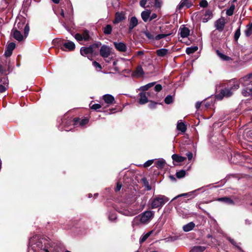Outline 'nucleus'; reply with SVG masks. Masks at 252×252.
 <instances>
[{
  "instance_id": "393cba45",
  "label": "nucleus",
  "mask_w": 252,
  "mask_h": 252,
  "mask_svg": "<svg viewBox=\"0 0 252 252\" xmlns=\"http://www.w3.org/2000/svg\"><path fill=\"white\" fill-rule=\"evenodd\" d=\"M180 34L181 37H187L189 34V30L188 28L183 27L180 28L179 29Z\"/></svg>"
},
{
  "instance_id": "39448f33",
  "label": "nucleus",
  "mask_w": 252,
  "mask_h": 252,
  "mask_svg": "<svg viewBox=\"0 0 252 252\" xmlns=\"http://www.w3.org/2000/svg\"><path fill=\"white\" fill-rule=\"evenodd\" d=\"M239 88V84L235 83L232 85L230 88H225L220 91V93L216 96L219 99H221L224 97H229L233 94L234 91Z\"/></svg>"
},
{
  "instance_id": "aec40b11",
  "label": "nucleus",
  "mask_w": 252,
  "mask_h": 252,
  "mask_svg": "<svg viewBox=\"0 0 252 252\" xmlns=\"http://www.w3.org/2000/svg\"><path fill=\"white\" fill-rule=\"evenodd\" d=\"M13 37L17 41L20 42L24 39V36L17 29H13L12 31Z\"/></svg>"
},
{
  "instance_id": "412c9836",
  "label": "nucleus",
  "mask_w": 252,
  "mask_h": 252,
  "mask_svg": "<svg viewBox=\"0 0 252 252\" xmlns=\"http://www.w3.org/2000/svg\"><path fill=\"white\" fill-rule=\"evenodd\" d=\"M80 54L83 56H88V55L91 54L93 53V50L91 46L89 47H82L80 49Z\"/></svg>"
},
{
  "instance_id": "bb28decb",
  "label": "nucleus",
  "mask_w": 252,
  "mask_h": 252,
  "mask_svg": "<svg viewBox=\"0 0 252 252\" xmlns=\"http://www.w3.org/2000/svg\"><path fill=\"white\" fill-rule=\"evenodd\" d=\"M168 53L169 50L166 48H161L156 51L157 56L162 58L165 57Z\"/></svg>"
},
{
  "instance_id": "a19ab883",
  "label": "nucleus",
  "mask_w": 252,
  "mask_h": 252,
  "mask_svg": "<svg viewBox=\"0 0 252 252\" xmlns=\"http://www.w3.org/2000/svg\"><path fill=\"white\" fill-rule=\"evenodd\" d=\"M172 34V32H169V33H167L158 34L157 35L155 36V40H158L161 38H163L166 37L169 35H170Z\"/></svg>"
},
{
  "instance_id": "0e129e2a",
  "label": "nucleus",
  "mask_w": 252,
  "mask_h": 252,
  "mask_svg": "<svg viewBox=\"0 0 252 252\" xmlns=\"http://www.w3.org/2000/svg\"><path fill=\"white\" fill-rule=\"evenodd\" d=\"M142 181L143 182L144 184L146 185V184L148 185V190H150L151 189V188L149 186V183L147 181V179L146 178H143L142 179Z\"/></svg>"
},
{
  "instance_id": "0eeeda50",
  "label": "nucleus",
  "mask_w": 252,
  "mask_h": 252,
  "mask_svg": "<svg viewBox=\"0 0 252 252\" xmlns=\"http://www.w3.org/2000/svg\"><path fill=\"white\" fill-rule=\"evenodd\" d=\"M75 39L80 42L83 41H88L91 39V36L90 33V32L87 30H84L81 33H77L74 35Z\"/></svg>"
},
{
  "instance_id": "13d9d810",
  "label": "nucleus",
  "mask_w": 252,
  "mask_h": 252,
  "mask_svg": "<svg viewBox=\"0 0 252 252\" xmlns=\"http://www.w3.org/2000/svg\"><path fill=\"white\" fill-rule=\"evenodd\" d=\"M101 45V43L100 42H97L94 44L91 45L90 46L91 48L94 50V48H98Z\"/></svg>"
},
{
  "instance_id": "e433bc0d",
  "label": "nucleus",
  "mask_w": 252,
  "mask_h": 252,
  "mask_svg": "<svg viewBox=\"0 0 252 252\" xmlns=\"http://www.w3.org/2000/svg\"><path fill=\"white\" fill-rule=\"evenodd\" d=\"M245 35L247 37H249L252 34V23L247 25L246 29L245 31Z\"/></svg>"
},
{
  "instance_id": "774afa93",
  "label": "nucleus",
  "mask_w": 252,
  "mask_h": 252,
  "mask_svg": "<svg viewBox=\"0 0 252 252\" xmlns=\"http://www.w3.org/2000/svg\"><path fill=\"white\" fill-rule=\"evenodd\" d=\"M157 17V14L156 13H153L151 15H150L149 21L156 19Z\"/></svg>"
},
{
  "instance_id": "5fc2aeb1",
  "label": "nucleus",
  "mask_w": 252,
  "mask_h": 252,
  "mask_svg": "<svg viewBox=\"0 0 252 252\" xmlns=\"http://www.w3.org/2000/svg\"><path fill=\"white\" fill-rule=\"evenodd\" d=\"M93 65L97 69L100 70L102 68L101 65L96 61L93 62Z\"/></svg>"
},
{
  "instance_id": "8fccbe9b",
  "label": "nucleus",
  "mask_w": 252,
  "mask_h": 252,
  "mask_svg": "<svg viewBox=\"0 0 252 252\" xmlns=\"http://www.w3.org/2000/svg\"><path fill=\"white\" fill-rule=\"evenodd\" d=\"M101 107V105L98 103L94 104L91 106V108L92 109L97 111H99V110H98V109H100Z\"/></svg>"
},
{
  "instance_id": "f257e3e1",
  "label": "nucleus",
  "mask_w": 252,
  "mask_h": 252,
  "mask_svg": "<svg viewBox=\"0 0 252 252\" xmlns=\"http://www.w3.org/2000/svg\"><path fill=\"white\" fill-rule=\"evenodd\" d=\"M49 240L39 235H34L29 240L28 252H50Z\"/></svg>"
},
{
  "instance_id": "473e14b6",
  "label": "nucleus",
  "mask_w": 252,
  "mask_h": 252,
  "mask_svg": "<svg viewBox=\"0 0 252 252\" xmlns=\"http://www.w3.org/2000/svg\"><path fill=\"white\" fill-rule=\"evenodd\" d=\"M178 212L179 216L183 218H188L190 214L189 213L188 210H187L185 209H179L178 210Z\"/></svg>"
},
{
  "instance_id": "c03bdc74",
  "label": "nucleus",
  "mask_w": 252,
  "mask_h": 252,
  "mask_svg": "<svg viewBox=\"0 0 252 252\" xmlns=\"http://www.w3.org/2000/svg\"><path fill=\"white\" fill-rule=\"evenodd\" d=\"M186 172L184 170H180L177 171L176 173V177L178 178H182L185 176Z\"/></svg>"
},
{
  "instance_id": "37998d69",
  "label": "nucleus",
  "mask_w": 252,
  "mask_h": 252,
  "mask_svg": "<svg viewBox=\"0 0 252 252\" xmlns=\"http://www.w3.org/2000/svg\"><path fill=\"white\" fill-rule=\"evenodd\" d=\"M155 84H156V82H155L148 83V84H146V85L141 87L140 90L143 91H147L150 88L153 87Z\"/></svg>"
},
{
  "instance_id": "680f3d73",
  "label": "nucleus",
  "mask_w": 252,
  "mask_h": 252,
  "mask_svg": "<svg viewBox=\"0 0 252 252\" xmlns=\"http://www.w3.org/2000/svg\"><path fill=\"white\" fill-rule=\"evenodd\" d=\"M148 235H146V234L142 236L140 239V243H143L146 240V239L148 238Z\"/></svg>"
},
{
  "instance_id": "ea45409f",
  "label": "nucleus",
  "mask_w": 252,
  "mask_h": 252,
  "mask_svg": "<svg viewBox=\"0 0 252 252\" xmlns=\"http://www.w3.org/2000/svg\"><path fill=\"white\" fill-rule=\"evenodd\" d=\"M235 8V5L234 4H231L229 8L226 10V14L228 16H232L233 14Z\"/></svg>"
},
{
  "instance_id": "b1692460",
  "label": "nucleus",
  "mask_w": 252,
  "mask_h": 252,
  "mask_svg": "<svg viewBox=\"0 0 252 252\" xmlns=\"http://www.w3.org/2000/svg\"><path fill=\"white\" fill-rule=\"evenodd\" d=\"M217 200L220 202H222L228 205H234V201L229 197H223L218 198Z\"/></svg>"
},
{
  "instance_id": "4468645a",
  "label": "nucleus",
  "mask_w": 252,
  "mask_h": 252,
  "mask_svg": "<svg viewBox=\"0 0 252 252\" xmlns=\"http://www.w3.org/2000/svg\"><path fill=\"white\" fill-rule=\"evenodd\" d=\"M126 18L125 12H117L115 14V18L113 21L114 24H117L125 20Z\"/></svg>"
},
{
  "instance_id": "9d476101",
  "label": "nucleus",
  "mask_w": 252,
  "mask_h": 252,
  "mask_svg": "<svg viewBox=\"0 0 252 252\" xmlns=\"http://www.w3.org/2000/svg\"><path fill=\"white\" fill-rule=\"evenodd\" d=\"M62 120V124L61 125L63 126V127H59V128L60 130L62 131L63 130H64L66 131H69L71 130V128L68 129L67 127L68 126H70L72 125H74V120L72 121L71 119H66L65 117H64Z\"/></svg>"
},
{
  "instance_id": "ddd939ff",
  "label": "nucleus",
  "mask_w": 252,
  "mask_h": 252,
  "mask_svg": "<svg viewBox=\"0 0 252 252\" xmlns=\"http://www.w3.org/2000/svg\"><path fill=\"white\" fill-rule=\"evenodd\" d=\"M225 24V21L224 19L220 18L217 20L215 23V26L216 30H218L219 32H222L224 28Z\"/></svg>"
},
{
  "instance_id": "cd10ccee",
  "label": "nucleus",
  "mask_w": 252,
  "mask_h": 252,
  "mask_svg": "<svg viewBox=\"0 0 252 252\" xmlns=\"http://www.w3.org/2000/svg\"><path fill=\"white\" fill-rule=\"evenodd\" d=\"M200 189H196L194 191H190V192H188V193H182V194H180L175 197H174L171 201V202L178 199V198H179L181 197H189V196H190L192 194H193L194 192H196V191L197 190H200Z\"/></svg>"
},
{
  "instance_id": "58836bf2",
  "label": "nucleus",
  "mask_w": 252,
  "mask_h": 252,
  "mask_svg": "<svg viewBox=\"0 0 252 252\" xmlns=\"http://www.w3.org/2000/svg\"><path fill=\"white\" fill-rule=\"evenodd\" d=\"M205 249L204 246H196L192 248L191 252H203Z\"/></svg>"
},
{
  "instance_id": "dca6fc26",
  "label": "nucleus",
  "mask_w": 252,
  "mask_h": 252,
  "mask_svg": "<svg viewBox=\"0 0 252 252\" xmlns=\"http://www.w3.org/2000/svg\"><path fill=\"white\" fill-rule=\"evenodd\" d=\"M138 24V19L135 16H132L129 19L128 31L131 32Z\"/></svg>"
},
{
  "instance_id": "7ed1b4c3",
  "label": "nucleus",
  "mask_w": 252,
  "mask_h": 252,
  "mask_svg": "<svg viewBox=\"0 0 252 252\" xmlns=\"http://www.w3.org/2000/svg\"><path fill=\"white\" fill-rule=\"evenodd\" d=\"M154 213L152 211H145L141 215L136 216L132 221L133 227L139 226L141 224L148 223L154 218Z\"/></svg>"
},
{
  "instance_id": "49530a36",
  "label": "nucleus",
  "mask_w": 252,
  "mask_h": 252,
  "mask_svg": "<svg viewBox=\"0 0 252 252\" xmlns=\"http://www.w3.org/2000/svg\"><path fill=\"white\" fill-rule=\"evenodd\" d=\"M144 35L149 39H155V36L153 35L150 32L148 31H146L144 32Z\"/></svg>"
},
{
  "instance_id": "6ab92c4d",
  "label": "nucleus",
  "mask_w": 252,
  "mask_h": 252,
  "mask_svg": "<svg viewBox=\"0 0 252 252\" xmlns=\"http://www.w3.org/2000/svg\"><path fill=\"white\" fill-rule=\"evenodd\" d=\"M89 122V119L87 118H84L81 121L79 118H75L74 119V126H77L78 125L81 126H83Z\"/></svg>"
},
{
  "instance_id": "c756f323",
  "label": "nucleus",
  "mask_w": 252,
  "mask_h": 252,
  "mask_svg": "<svg viewBox=\"0 0 252 252\" xmlns=\"http://www.w3.org/2000/svg\"><path fill=\"white\" fill-rule=\"evenodd\" d=\"M107 217L109 220L111 222H115L117 219V215L114 211L108 212Z\"/></svg>"
},
{
  "instance_id": "a211bd4d",
  "label": "nucleus",
  "mask_w": 252,
  "mask_h": 252,
  "mask_svg": "<svg viewBox=\"0 0 252 252\" xmlns=\"http://www.w3.org/2000/svg\"><path fill=\"white\" fill-rule=\"evenodd\" d=\"M192 5V2L189 0H181L180 3L178 5L177 9L181 10L184 6L187 8H189Z\"/></svg>"
},
{
  "instance_id": "052dcab7",
  "label": "nucleus",
  "mask_w": 252,
  "mask_h": 252,
  "mask_svg": "<svg viewBox=\"0 0 252 252\" xmlns=\"http://www.w3.org/2000/svg\"><path fill=\"white\" fill-rule=\"evenodd\" d=\"M149 0H141L140 1V5L142 7H143V8H145L146 7V4L147 3V2L149 1Z\"/></svg>"
},
{
  "instance_id": "c9c22d12",
  "label": "nucleus",
  "mask_w": 252,
  "mask_h": 252,
  "mask_svg": "<svg viewBox=\"0 0 252 252\" xmlns=\"http://www.w3.org/2000/svg\"><path fill=\"white\" fill-rule=\"evenodd\" d=\"M172 158L173 160L178 162H183L186 159L185 157L179 156L177 154H173L172 156Z\"/></svg>"
},
{
  "instance_id": "9b49d317",
  "label": "nucleus",
  "mask_w": 252,
  "mask_h": 252,
  "mask_svg": "<svg viewBox=\"0 0 252 252\" xmlns=\"http://www.w3.org/2000/svg\"><path fill=\"white\" fill-rule=\"evenodd\" d=\"M8 88V80L6 76H4L0 80V94L5 92Z\"/></svg>"
},
{
  "instance_id": "bf43d9fd",
  "label": "nucleus",
  "mask_w": 252,
  "mask_h": 252,
  "mask_svg": "<svg viewBox=\"0 0 252 252\" xmlns=\"http://www.w3.org/2000/svg\"><path fill=\"white\" fill-rule=\"evenodd\" d=\"M154 90L156 92H159L162 90V86L160 84H158L155 86Z\"/></svg>"
},
{
  "instance_id": "e2e57ef3",
  "label": "nucleus",
  "mask_w": 252,
  "mask_h": 252,
  "mask_svg": "<svg viewBox=\"0 0 252 252\" xmlns=\"http://www.w3.org/2000/svg\"><path fill=\"white\" fill-rule=\"evenodd\" d=\"M213 103V101L204 102V104L206 108L210 107Z\"/></svg>"
},
{
  "instance_id": "f704fd0d",
  "label": "nucleus",
  "mask_w": 252,
  "mask_h": 252,
  "mask_svg": "<svg viewBox=\"0 0 252 252\" xmlns=\"http://www.w3.org/2000/svg\"><path fill=\"white\" fill-rule=\"evenodd\" d=\"M216 53L220 58L223 61H229L231 60V58L230 57L222 54L218 50H216Z\"/></svg>"
},
{
  "instance_id": "6e6d98bb",
  "label": "nucleus",
  "mask_w": 252,
  "mask_h": 252,
  "mask_svg": "<svg viewBox=\"0 0 252 252\" xmlns=\"http://www.w3.org/2000/svg\"><path fill=\"white\" fill-rule=\"evenodd\" d=\"M122 187V182H121L120 181H118L117 182V186L115 188V191H119L121 189Z\"/></svg>"
},
{
  "instance_id": "4c0bfd02",
  "label": "nucleus",
  "mask_w": 252,
  "mask_h": 252,
  "mask_svg": "<svg viewBox=\"0 0 252 252\" xmlns=\"http://www.w3.org/2000/svg\"><path fill=\"white\" fill-rule=\"evenodd\" d=\"M198 50V47L196 46L187 47L186 52L188 55L193 54Z\"/></svg>"
},
{
  "instance_id": "4be33fe9",
  "label": "nucleus",
  "mask_w": 252,
  "mask_h": 252,
  "mask_svg": "<svg viewBox=\"0 0 252 252\" xmlns=\"http://www.w3.org/2000/svg\"><path fill=\"white\" fill-rule=\"evenodd\" d=\"M103 99L108 105L112 104L115 101L114 97L110 94H105L103 95Z\"/></svg>"
},
{
  "instance_id": "f8f14e48",
  "label": "nucleus",
  "mask_w": 252,
  "mask_h": 252,
  "mask_svg": "<svg viewBox=\"0 0 252 252\" xmlns=\"http://www.w3.org/2000/svg\"><path fill=\"white\" fill-rule=\"evenodd\" d=\"M113 44L116 50L121 52H125L127 50L126 44L123 42H114Z\"/></svg>"
},
{
  "instance_id": "7c9ffc66",
  "label": "nucleus",
  "mask_w": 252,
  "mask_h": 252,
  "mask_svg": "<svg viewBox=\"0 0 252 252\" xmlns=\"http://www.w3.org/2000/svg\"><path fill=\"white\" fill-rule=\"evenodd\" d=\"M177 128L182 132H185L187 130V126L185 124L180 121H178L177 125Z\"/></svg>"
},
{
  "instance_id": "f03ea898",
  "label": "nucleus",
  "mask_w": 252,
  "mask_h": 252,
  "mask_svg": "<svg viewBox=\"0 0 252 252\" xmlns=\"http://www.w3.org/2000/svg\"><path fill=\"white\" fill-rule=\"evenodd\" d=\"M243 87L242 94L244 96L252 95V72L241 77L239 79V85Z\"/></svg>"
},
{
  "instance_id": "a18cd8bd",
  "label": "nucleus",
  "mask_w": 252,
  "mask_h": 252,
  "mask_svg": "<svg viewBox=\"0 0 252 252\" xmlns=\"http://www.w3.org/2000/svg\"><path fill=\"white\" fill-rule=\"evenodd\" d=\"M173 96L171 95H168L164 99V102L167 104H170L173 102Z\"/></svg>"
},
{
  "instance_id": "2eb2a0df",
  "label": "nucleus",
  "mask_w": 252,
  "mask_h": 252,
  "mask_svg": "<svg viewBox=\"0 0 252 252\" xmlns=\"http://www.w3.org/2000/svg\"><path fill=\"white\" fill-rule=\"evenodd\" d=\"M16 47V44L14 42H11L7 45L6 47V49L4 52V55L6 57H10L12 53V51L15 49Z\"/></svg>"
},
{
  "instance_id": "79ce46f5",
  "label": "nucleus",
  "mask_w": 252,
  "mask_h": 252,
  "mask_svg": "<svg viewBox=\"0 0 252 252\" xmlns=\"http://www.w3.org/2000/svg\"><path fill=\"white\" fill-rule=\"evenodd\" d=\"M112 27L110 25H107L104 28H103V32L105 34L109 35L111 34L112 32Z\"/></svg>"
},
{
  "instance_id": "1a4fd4ad",
  "label": "nucleus",
  "mask_w": 252,
  "mask_h": 252,
  "mask_svg": "<svg viewBox=\"0 0 252 252\" xmlns=\"http://www.w3.org/2000/svg\"><path fill=\"white\" fill-rule=\"evenodd\" d=\"M119 213L126 216H133L139 212L137 209H133L131 208H121L119 211Z\"/></svg>"
},
{
  "instance_id": "6e6552de",
  "label": "nucleus",
  "mask_w": 252,
  "mask_h": 252,
  "mask_svg": "<svg viewBox=\"0 0 252 252\" xmlns=\"http://www.w3.org/2000/svg\"><path fill=\"white\" fill-rule=\"evenodd\" d=\"M23 28L24 30V35L25 38H26L28 36L30 31V27L28 24L25 25L24 22H19L15 24L13 29L22 30Z\"/></svg>"
},
{
  "instance_id": "a878e982",
  "label": "nucleus",
  "mask_w": 252,
  "mask_h": 252,
  "mask_svg": "<svg viewBox=\"0 0 252 252\" xmlns=\"http://www.w3.org/2000/svg\"><path fill=\"white\" fill-rule=\"evenodd\" d=\"M151 11L149 10H146L142 12L141 16L144 22H147L149 21Z\"/></svg>"
},
{
  "instance_id": "423d86ee",
  "label": "nucleus",
  "mask_w": 252,
  "mask_h": 252,
  "mask_svg": "<svg viewBox=\"0 0 252 252\" xmlns=\"http://www.w3.org/2000/svg\"><path fill=\"white\" fill-rule=\"evenodd\" d=\"M99 54L107 63H109V57L112 54V48L107 45H103L99 49Z\"/></svg>"
},
{
  "instance_id": "09e8293b",
  "label": "nucleus",
  "mask_w": 252,
  "mask_h": 252,
  "mask_svg": "<svg viewBox=\"0 0 252 252\" xmlns=\"http://www.w3.org/2000/svg\"><path fill=\"white\" fill-rule=\"evenodd\" d=\"M226 239L235 247H236L238 249L241 250V249L240 247H239L237 244V243L235 241V240L232 239L230 237H226Z\"/></svg>"
},
{
  "instance_id": "69168bd1",
  "label": "nucleus",
  "mask_w": 252,
  "mask_h": 252,
  "mask_svg": "<svg viewBox=\"0 0 252 252\" xmlns=\"http://www.w3.org/2000/svg\"><path fill=\"white\" fill-rule=\"evenodd\" d=\"M186 156H187L189 160H190L192 158L193 154L191 152H188L186 154Z\"/></svg>"
},
{
  "instance_id": "c85d7f7f",
  "label": "nucleus",
  "mask_w": 252,
  "mask_h": 252,
  "mask_svg": "<svg viewBox=\"0 0 252 252\" xmlns=\"http://www.w3.org/2000/svg\"><path fill=\"white\" fill-rule=\"evenodd\" d=\"M195 227V224L193 222H190L185 225H184L183 227V229L185 232H189L192 230Z\"/></svg>"
},
{
  "instance_id": "72a5a7b5",
  "label": "nucleus",
  "mask_w": 252,
  "mask_h": 252,
  "mask_svg": "<svg viewBox=\"0 0 252 252\" xmlns=\"http://www.w3.org/2000/svg\"><path fill=\"white\" fill-rule=\"evenodd\" d=\"M139 95H140V98L139 100V104H144L148 101V98L145 93H140L139 94Z\"/></svg>"
},
{
  "instance_id": "4d7b16f0",
  "label": "nucleus",
  "mask_w": 252,
  "mask_h": 252,
  "mask_svg": "<svg viewBox=\"0 0 252 252\" xmlns=\"http://www.w3.org/2000/svg\"><path fill=\"white\" fill-rule=\"evenodd\" d=\"M208 5V2L206 0H202L199 3V5L202 7H206Z\"/></svg>"
},
{
  "instance_id": "5701e85b",
  "label": "nucleus",
  "mask_w": 252,
  "mask_h": 252,
  "mask_svg": "<svg viewBox=\"0 0 252 252\" xmlns=\"http://www.w3.org/2000/svg\"><path fill=\"white\" fill-rule=\"evenodd\" d=\"M144 74V72L142 68V67L141 65H138L133 72V76H136L137 77H140L142 76Z\"/></svg>"
},
{
  "instance_id": "338daca9",
  "label": "nucleus",
  "mask_w": 252,
  "mask_h": 252,
  "mask_svg": "<svg viewBox=\"0 0 252 252\" xmlns=\"http://www.w3.org/2000/svg\"><path fill=\"white\" fill-rule=\"evenodd\" d=\"M205 16L210 18L212 16V13L210 10H207L205 12Z\"/></svg>"
},
{
  "instance_id": "2f4dec72",
  "label": "nucleus",
  "mask_w": 252,
  "mask_h": 252,
  "mask_svg": "<svg viewBox=\"0 0 252 252\" xmlns=\"http://www.w3.org/2000/svg\"><path fill=\"white\" fill-rule=\"evenodd\" d=\"M166 164L165 160L163 158H158L156 161V167L158 169H162Z\"/></svg>"
},
{
  "instance_id": "20e7f679",
  "label": "nucleus",
  "mask_w": 252,
  "mask_h": 252,
  "mask_svg": "<svg viewBox=\"0 0 252 252\" xmlns=\"http://www.w3.org/2000/svg\"><path fill=\"white\" fill-rule=\"evenodd\" d=\"M168 200L165 196L158 195L151 199V207L152 209L161 208Z\"/></svg>"
},
{
  "instance_id": "864d4df0",
  "label": "nucleus",
  "mask_w": 252,
  "mask_h": 252,
  "mask_svg": "<svg viewBox=\"0 0 252 252\" xmlns=\"http://www.w3.org/2000/svg\"><path fill=\"white\" fill-rule=\"evenodd\" d=\"M157 104L158 103L157 102L154 101H150V103L149 104L148 106L150 109H154L157 107Z\"/></svg>"
},
{
  "instance_id": "f3484780",
  "label": "nucleus",
  "mask_w": 252,
  "mask_h": 252,
  "mask_svg": "<svg viewBox=\"0 0 252 252\" xmlns=\"http://www.w3.org/2000/svg\"><path fill=\"white\" fill-rule=\"evenodd\" d=\"M75 48V45L74 43L71 41H68L63 43V47H62V49L63 51H66V50L68 51H72Z\"/></svg>"
},
{
  "instance_id": "3c124183",
  "label": "nucleus",
  "mask_w": 252,
  "mask_h": 252,
  "mask_svg": "<svg viewBox=\"0 0 252 252\" xmlns=\"http://www.w3.org/2000/svg\"><path fill=\"white\" fill-rule=\"evenodd\" d=\"M162 3V2L161 0H155V6L156 8H160L161 7Z\"/></svg>"
},
{
  "instance_id": "603ef678",
  "label": "nucleus",
  "mask_w": 252,
  "mask_h": 252,
  "mask_svg": "<svg viewBox=\"0 0 252 252\" xmlns=\"http://www.w3.org/2000/svg\"><path fill=\"white\" fill-rule=\"evenodd\" d=\"M155 160V159H150V160H147L144 163V165H143L144 167H148L150 166V165H151L152 164V163H153V162Z\"/></svg>"
},
{
  "instance_id": "de8ad7c7",
  "label": "nucleus",
  "mask_w": 252,
  "mask_h": 252,
  "mask_svg": "<svg viewBox=\"0 0 252 252\" xmlns=\"http://www.w3.org/2000/svg\"><path fill=\"white\" fill-rule=\"evenodd\" d=\"M241 34V32H240V26L239 27L238 29L235 31L234 35V38L235 41H237L239 39L240 36Z\"/></svg>"
}]
</instances>
